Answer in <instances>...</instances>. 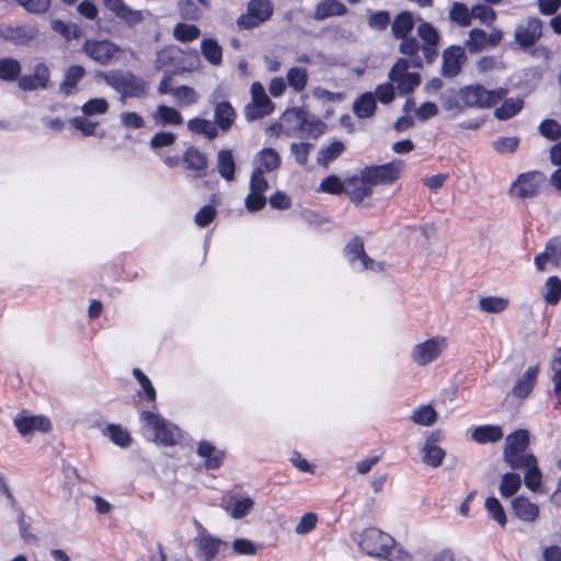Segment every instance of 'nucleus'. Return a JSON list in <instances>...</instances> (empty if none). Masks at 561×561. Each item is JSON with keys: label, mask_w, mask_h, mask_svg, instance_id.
<instances>
[{"label": "nucleus", "mask_w": 561, "mask_h": 561, "mask_svg": "<svg viewBox=\"0 0 561 561\" xmlns=\"http://www.w3.org/2000/svg\"><path fill=\"white\" fill-rule=\"evenodd\" d=\"M95 77L103 79L123 99H144L148 95L149 83L129 70L98 71Z\"/></svg>", "instance_id": "nucleus-1"}, {"label": "nucleus", "mask_w": 561, "mask_h": 561, "mask_svg": "<svg viewBox=\"0 0 561 561\" xmlns=\"http://www.w3.org/2000/svg\"><path fill=\"white\" fill-rule=\"evenodd\" d=\"M355 541L363 552L377 558H388L396 549L394 539L375 527L364 529Z\"/></svg>", "instance_id": "nucleus-2"}, {"label": "nucleus", "mask_w": 561, "mask_h": 561, "mask_svg": "<svg viewBox=\"0 0 561 561\" xmlns=\"http://www.w3.org/2000/svg\"><path fill=\"white\" fill-rule=\"evenodd\" d=\"M404 165V162L398 159L383 164L367 165L360 170V180L371 186L391 185L401 178Z\"/></svg>", "instance_id": "nucleus-3"}, {"label": "nucleus", "mask_w": 561, "mask_h": 561, "mask_svg": "<svg viewBox=\"0 0 561 561\" xmlns=\"http://www.w3.org/2000/svg\"><path fill=\"white\" fill-rule=\"evenodd\" d=\"M273 13L274 5L271 0H250L247 12L237 19V26L241 31L253 30L268 21Z\"/></svg>", "instance_id": "nucleus-4"}, {"label": "nucleus", "mask_w": 561, "mask_h": 561, "mask_svg": "<svg viewBox=\"0 0 561 561\" xmlns=\"http://www.w3.org/2000/svg\"><path fill=\"white\" fill-rule=\"evenodd\" d=\"M545 182L546 175L541 171L520 173L511 184L508 195L518 199L534 198L539 195Z\"/></svg>", "instance_id": "nucleus-5"}, {"label": "nucleus", "mask_w": 561, "mask_h": 561, "mask_svg": "<svg viewBox=\"0 0 561 561\" xmlns=\"http://www.w3.org/2000/svg\"><path fill=\"white\" fill-rule=\"evenodd\" d=\"M83 53L101 66H108L122 48L108 39H87L82 46Z\"/></svg>", "instance_id": "nucleus-6"}, {"label": "nucleus", "mask_w": 561, "mask_h": 561, "mask_svg": "<svg viewBox=\"0 0 561 561\" xmlns=\"http://www.w3.org/2000/svg\"><path fill=\"white\" fill-rule=\"evenodd\" d=\"M140 421L154 432V442L171 447L176 444V438L171 424L161 415L151 412L142 411L140 413Z\"/></svg>", "instance_id": "nucleus-7"}, {"label": "nucleus", "mask_w": 561, "mask_h": 561, "mask_svg": "<svg viewBox=\"0 0 561 561\" xmlns=\"http://www.w3.org/2000/svg\"><path fill=\"white\" fill-rule=\"evenodd\" d=\"M542 35V22L539 18L529 16L519 23L514 33V38L519 49H530Z\"/></svg>", "instance_id": "nucleus-8"}, {"label": "nucleus", "mask_w": 561, "mask_h": 561, "mask_svg": "<svg viewBox=\"0 0 561 561\" xmlns=\"http://www.w3.org/2000/svg\"><path fill=\"white\" fill-rule=\"evenodd\" d=\"M253 100L245 106L244 115L248 122L257 121L270 115L274 108V103L270 100L259 82H254L251 87Z\"/></svg>", "instance_id": "nucleus-9"}, {"label": "nucleus", "mask_w": 561, "mask_h": 561, "mask_svg": "<svg viewBox=\"0 0 561 561\" xmlns=\"http://www.w3.org/2000/svg\"><path fill=\"white\" fill-rule=\"evenodd\" d=\"M343 253L353 270L362 272L375 268V261L365 252L360 237L352 238L344 247Z\"/></svg>", "instance_id": "nucleus-10"}, {"label": "nucleus", "mask_w": 561, "mask_h": 561, "mask_svg": "<svg viewBox=\"0 0 561 561\" xmlns=\"http://www.w3.org/2000/svg\"><path fill=\"white\" fill-rule=\"evenodd\" d=\"M417 35L422 39V53L427 65H432L438 56L440 35L430 22L423 21L417 26Z\"/></svg>", "instance_id": "nucleus-11"}, {"label": "nucleus", "mask_w": 561, "mask_h": 561, "mask_svg": "<svg viewBox=\"0 0 561 561\" xmlns=\"http://www.w3.org/2000/svg\"><path fill=\"white\" fill-rule=\"evenodd\" d=\"M440 73L445 78L457 77L467 61V55L463 47L459 45H450L443 50Z\"/></svg>", "instance_id": "nucleus-12"}, {"label": "nucleus", "mask_w": 561, "mask_h": 561, "mask_svg": "<svg viewBox=\"0 0 561 561\" xmlns=\"http://www.w3.org/2000/svg\"><path fill=\"white\" fill-rule=\"evenodd\" d=\"M218 94L214 91L210 94L209 102L215 104L214 124L218 130L228 131L236 122L237 113L229 101H218Z\"/></svg>", "instance_id": "nucleus-13"}, {"label": "nucleus", "mask_w": 561, "mask_h": 561, "mask_svg": "<svg viewBox=\"0 0 561 561\" xmlns=\"http://www.w3.org/2000/svg\"><path fill=\"white\" fill-rule=\"evenodd\" d=\"M168 67H172L173 75L183 73L187 69L183 66L182 50L175 46L164 47L157 53L154 60L156 70L160 71Z\"/></svg>", "instance_id": "nucleus-14"}, {"label": "nucleus", "mask_w": 561, "mask_h": 561, "mask_svg": "<svg viewBox=\"0 0 561 561\" xmlns=\"http://www.w3.org/2000/svg\"><path fill=\"white\" fill-rule=\"evenodd\" d=\"M488 89L479 83L460 88V101L465 108H490Z\"/></svg>", "instance_id": "nucleus-15"}, {"label": "nucleus", "mask_w": 561, "mask_h": 561, "mask_svg": "<svg viewBox=\"0 0 561 561\" xmlns=\"http://www.w3.org/2000/svg\"><path fill=\"white\" fill-rule=\"evenodd\" d=\"M104 7L115 16L134 27L144 21V13L140 10L130 8L124 0H102Z\"/></svg>", "instance_id": "nucleus-16"}, {"label": "nucleus", "mask_w": 561, "mask_h": 561, "mask_svg": "<svg viewBox=\"0 0 561 561\" xmlns=\"http://www.w3.org/2000/svg\"><path fill=\"white\" fill-rule=\"evenodd\" d=\"M195 542L197 547L195 558L198 561H213L218 554L220 548L222 546H228L226 541L210 534H203L196 537Z\"/></svg>", "instance_id": "nucleus-17"}, {"label": "nucleus", "mask_w": 561, "mask_h": 561, "mask_svg": "<svg viewBox=\"0 0 561 561\" xmlns=\"http://www.w3.org/2000/svg\"><path fill=\"white\" fill-rule=\"evenodd\" d=\"M182 162L186 170L194 172L193 178L201 179L206 176L208 168V158L198 148L191 146L184 150Z\"/></svg>", "instance_id": "nucleus-18"}, {"label": "nucleus", "mask_w": 561, "mask_h": 561, "mask_svg": "<svg viewBox=\"0 0 561 561\" xmlns=\"http://www.w3.org/2000/svg\"><path fill=\"white\" fill-rule=\"evenodd\" d=\"M196 454L205 460L204 467L206 470L219 469L226 457L224 450L218 449L211 442L206 439L198 442Z\"/></svg>", "instance_id": "nucleus-19"}, {"label": "nucleus", "mask_w": 561, "mask_h": 561, "mask_svg": "<svg viewBox=\"0 0 561 561\" xmlns=\"http://www.w3.org/2000/svg\"><path fill=\"white\" fill-rule=\"evenodd\" d=\"M440 353L439 342L436 337H433L416 344L412 352V358L416 364L424 366L435 360Z\"/></svg>", "instance_id": "nucleus-20"}, {"label": "nucleus", "mask_w": 561, "mask_h": 561, "mask_svg": "<svg viewBox=\"0 0 561 561\" xmlns=\"http://www.w3.org/2000/svg\"><path fill=\"white\" fill-rule=\"evenodd\" d=\"M539 374L538 366H531L516 380L512 394L517 399H526L533 391Z\"/></svg>", "instance_id": "nucleus-21"}, {"label": "nucleus", "mask_w": 561, "mask_h": 561, "mask_svg": "<svg viewBox=\"0 0 561 561\" xmlns=\"http://www.w3.org/2000/svg\"><path fill=\"white\" fill-rule=\"evenodd\" d=\"M401 43L399 44V53L408 56L411 65L415 69H423L424 64H426L424 56H420L419 51L422 50V46L419 39L414 36H407L400 38Z\"/></svg>", "instance_id": "nucleus-22"}, {"label": "nucleus", "mask_w": 561, "mask_h": 561, "mask_svg": "<svg viewBox=\"0 0 561 561\" xmlns=\"http://www.w3.org/2000/svg\"><path fill=\"white\" fill-rule=\"evenodd\" d=\"M512 510L518 519L526 523H533L539 516V506L523 495L513 499Z\"/></svg>", "instance_id": "nucleus-23"}, {"label": "nucleus", "mask_w": 561, "mask_h": 561, "mask_svg": "<svg viewBox=\"0 0 561 561\" xmlns=\"http://www.w3.org/2000/svg\"><path fill=\"white\" fill-rule=\"evenodd\" d=\"M237 164L231 149H221L217 153V171L227 182L236 179Z\"/></svg>", "instance_id": "nucleus-24"}, {"label": "nucleus", "mask_w": 561, "mask_h": 561, "mask_svg": "<svg viewBox=\"0 0 561 561\" xmlns=\"http://www.w3.org/2000/svg\"><path fill=\"white\" fill-rule=\"evenodd\" d=\"M346 184L351 187L345 193L348 195L352 203L359 205L366 197L373 194V186L368 183L362 182L360 178L351 176L347 178Z\"/></svg>", "instance_id": "nucleus-25"}, {"label": "nucleus", "mask_w": 561, "mask_h": 561, "mask_svg": "<svg viewBox=\"0 0 561 561\" xmlns=\"http://www.w3.org/2000/svg\"><path fill=\"white\" fill-rule=\"evenodd\" d=\"M376 110L377 102L373 92L362 93L353 103V112L359 119L373 117Z\"/></svg>", "instance_id": "nucleus-26"}, {"label": "nucleus", "mask_w": 561, "mask_h": 561, "mask_svg": "<svg viewBox=\"0 0 561 561\" xmlns=\"http://www.w3.org/2000/svg\"><path fill=\"white\" fill-rule=\"evenodd\" d=\"M347 12L344 3L337 0H323L314 10L313 18L317 21H323L330 16H341Z\"/></svg>", "instance_id": "nucleus-27"}, {"label": "nucleus", "mask_w": 561, "mask_h": 561, "mask_svg": "<svg viewBox=\"0 0 561 561\" xmlns=\"http://www.w3.org/2000/svg\"><path fill=\"white\" fill-rule=\"evenodd\" d=\"M413 28L414 18L410 11H401L394 16L391 23V32L397 39L410 36Z\"/></svg>", "instance_id": "nucleus-28"}, {"label": "nucleus", "mask_w": 561, "mask_h": 561, "mask_svg": "<svg viewBox=\"0 0 561 561\" xmlns=\"http://www.w3.org/2000/svg\"><path fill=\"white\" fill-rule=\"evenodd\" d=\"M85 76L84 67L80 65L70 66L66 72L62 82L60 83L59 90L66 96L73 94L78 83Z\"/></svg>", "instance_id": "nucleus-29"}, {"label": "nucleus", "mask_w": 561, "mask_h": 561, "mask_svg": "<svg viewBox=\"0 0 561 561\" xmlns=\"http://www.w3.org/2000/svg\"><path fill=\"white\" fill-rule=\"evenodd\" d=\"M255 161H259V167L254 169H261L263 173L274 172L279 169L282 159L278 152L273 148H263L256 154Z\"/></svg>", "instance_id": "nucleus-30"}, {"label": "nucleus", "mask_w": 561, "mask_h": 561, "mask_svg": "<svg viewBox=\"0 0 561 561\" xmlns=\"http://www.w3.org/2000/svg\"><path fill=\"white\" fill-rule=\"evenodd\" d=\"M153 119L162 126H179L183 123V116L179 110L165 104H160L153 114Z\"/></svg>", "instance_id": "nucleus-31"}, {"label": "nucleus", "mask_w": 561, "mask_h": 561, "mask_svg": "<svg viewBox=\"0 0 561 561\" xmlns=\"http://www.w3.org/2000/svg\"><path fill=\"white\" fill-rule=\"evenodd\" d=\"M542 76L543 71L539 66L524 68L518 73L517 87L523 90L534 91Z\"/></svg>", "instance_id": "nucleus-32"}, {"label": "nucleus", "mask_w": 561, "mask_h": 561, "mask_svg": "<svg viewBox=\"0 0 561 561\" xmlns=\"http://www.w3.org/2000/svg\"><path fill=\"white\" fill-rule=\"evenodd\" d=\"M503 460L512 470H525L537 461V458L527 451H507L503 453Z\"/></svg>", "instance_id": "nucleus-33"}, {"label": "nucleus", "mask_w": 561, "mask_h": 561, "mask_svg": "<svg viewBox=\"0 0 561 561\" xmlns=\"http://www.w3.org/2000/svg\"><path fill=\"white\" fill-rule=\"evenodd\" d=\"M187 129L198 136H204L208 140H214L218 137V129L213 122L202 117H194L188 119Z\"/></svg>", "instance_id": "nucleus-34"}, {"label": "nucleus", "mask_w": 561, "mask_h": 561, "mask_svg": "<svg viewBox=\"0 0 561 561\" xmlns=\"http://www.w3.org/2000/svg\"><path fill=\"white\" fill-rule=\"evenodd\" d=\"M529 443V432L525 428L516 430L506 436L503 453L526 451Z\"/></svg>", "instance_id": "nucleus-35"}, {"label": "nucleus", "mask_w": 561, "mask_h": 561, "mask_svg": "<svg viewBox=\"0 0 561 561\" xmlns=\"http://www.w3.org/2000/svg\"><path fill=\"white\" fill-rule=\"evenodd\" d=\"M442 106L445 111L451 112V117H456L465 110L463 103L460 101V88H449L440 95Z\"/></svg>", "instance_id": "nucleus-36"}, {"label": "nucleus", "mask_w": 561, "mask_h": 561, "mask_svg": "<svg viewBox=\"0 0 561 561\" xmlns=\"http://www.w3.org/2000/svg\"><path fill=\"white\" fill-rule=\"evenodd\" d=\"M103 434L121 448H128L133 443L130 433L121 424H107Z\"/></svg>", "instance_id": "nucleus-37"}, {"label": "nucleus", "mask_w": 561, "mask_h": 561, "mask_svg": "<svg viewBox=\"0 0 561 561\" xmlns=\"http://www.w3.org/2000/svg\"><path fill=\"white\" fill-rule=\"evenodd\" d=\"M503 437L500 425H480L473 428L472 439L479 444L495 443Z\"/></svg>", "instance_id": "nucleus-38"}, {"label": "nucleus", "mask_w": 561, "mask_h": 561, "mask_svg": "<svg viewBox=\"0 0 561 561\" xmlns=\"http://www.w3.org/2000/svg\"><path fill=\"white\" fill-rule=\"evenodd\" d=\"M306 124H301V121L297 125L298 130L301 133L307 134L309 137L317 139L321 135H323L327 130V124L321 121L319 117L312 115L309 113V111L306 108V116H305Z\"/></svg>", "instance_id": "nucleus-39"}, {"label": "nucleus", "mask_w": 561, "mask_h": 561, "mask_svg": "<svg viewBox=\"0 0 561 561\" xmlns=\"http://www.w3.org/2000/svg\"><path fill=\"white\" fill-rule=\"evenodd\" d=\"M524 106V100L520 98H510L505 99L501 106L496 107L494 111V116L499 121H507L514 116H516Z\"/></svg>", "instance_id": "nucleus-40"}, {"label": "nucleus", "mask_w": 561, "mask_h": 561, "mask_svg": "<svg viewBox=\"0 0 561 561\" xmlns=\"http://www.w3.org/2000/svg\"><path fill=\"white\" fill-rule=\"evenodd\" d=\"M201 51L204 58L214 66L222 61V48L214 38H204L201 43Z\"/></svg>", "instance_id": "nucleus-41"}, {"label": "nucleus", "mask_w": 561, "mask_h": 561, "mask_svg": "<svg viewBox=\"0 0 561 561\" xmlns=\"http://www.w3.org/2000/svg\"><path fill=\"white\" fill-rule=\"evenodd\" d=\"M344 150V144L341 140H334L328 147L320 149L317 161L319 164L327 167L330 162L337 159Z\"/></svg>", "instance_id": "nucleus-42"}, {"label": "nucleus", "mask_w": 561, "mask_h": 561, "mask_svg": "<svg viewBox=\"0 0 561 561\" xmlns=\"http://www.w3.org/2000/svg\"><path fill=\"white\" fill-rule=\"evenodd\" d=\"M522 479L516 472H506L503 474L500 483V493L503 497L513 496L520 488Z\"/></svg>", "instance_id": "nucleus-43"}, {"label": "nucleus", "mask_w": 561, "mask_h": 561, "mask_svg": "<svg viewBox=\"0 0 561 561\" xmlns=\"http://www.w3.org/2000/svg\"><path fill=\"white\" fill-rule=\"evenodd\" d=\"M484 507L490 518L495 520L500 526L505 527L507 524L506 513L499 499L495 496L486 497Z\"/></svg>", "instance_id": "nucleus-44"}, {"label": "nucleus", "mask_w": 561, "mask_h": 561, "mask_svg": "<svg viewBox=\"0 0 561 561\" xmlns=\"http://www.w3.org/2000/svg\"><path fill=\"white\" fill-rule=\"evenodd\" d=\"M543 299L550 306H556L561 300V279L558 276H550L546 280Z\"/></svg>", "instance_id": "nucleus-45"}, {"label": "nucleus", "mask_w": 561, "mask_h": 561, "mask_svg": "<svg viewBox=\"0 0 561 561\" xmlns=\"http://www.w3.org/2000/svg\"><path fill=\"white\" fill-rule=\"evenodd\" d=\"M437 420V413L431 404L422 405L413 411L411 421L422 426H431Z\"/></svg>", "instance_id": "nucleus-46"}, {"label": "nucleus", "mask_w": 561, "mask_h": 561, "mask_svg": "<svg viewBox=\"0 0 561 561\" xmlns=\"http://www.w3.org/2000/svg\"><path fill=\"white\" fill-rule=\"evenodd\" d=\"M367 25L369 28L382 32L386 31L391 23L390 12L387 10L370 11L368 10Z\"/></svg>", "instance_id": "nucleus-47"}, {"label": "nucleus", "mask_w": 561, "mask_h": 561, "mask_svg": "<svg viewBox=\"0 0 561 561\" xmlns=\"http://www.w3.org/2000/svg\"><path fill=\"white\" fill-rule=\"evenodd\" d=\"M319 191L332 195H341L346 191V182H343L336 174H330L321 181Z\"/></svg>", "instance_id": "nucleus-48"}, {"label": "nucleus", "mask_w": 561, "mask_h": 561, "mask_svg": "<svg viewBox=\"0 0 561 561\" xmlns=\"http://www.w3.org/2000/svg\"><path fill=\"white\" fill-rule=\"evenodd\" d=\"M180 106H191L198 101L197 92L190 85H179L174 88L173 94Z\"/></svg>", "instance_id": "nucleus-49"}, {"label": "nucleus", "mask_w": 561, "mask_h": 561, "mask_svg": "<svg viewBox=\"0 0 561 561\" xmlns=\"http://www.w3.org/2000/svg\"><path fill=\"white\" fill-rule=\"evenodd\" d=\"M449 18L462 27H468L472 22V10L469 11L467 5L461 2H455L450 12Z\"/></svg>", "instance_id": "nucleus-50"}, {"label": "nucleus", "mask_w": 561, "mask_h": 561, "mask_svg": "<svg viewBox=\"0 0 561 561\" xmlns=\"http://www.w3.org/2000/svg\"><path fill=\"white\" fill-rule=\"evenodd\" d=\"M201 35L199 28L194 24L178 23L173 30L175 39L182 43L192 42Z\"/></svg>", "instance_id": "nucleus-51"}, {"label": "nucleus", "mask_w": 561, "mask_h": 561, "mask_svg": "<svg viewBox=\"0 0 561 561\" xmlns=\"http://www.w3.org/2000/svg\"><path fill=\"white\" fill-rule=\"evenodd\" d=\"M479 307L488 313H500L508 307V300L502 297L488 296L479 300Z\"/></svg>", "instance_id": "nucleus-52"}, {"label": "nucleus", "mask_w": 561, "mask_h": 561, "mask_svg": "<svg viewBox=\"0 0 561 561\" xmlns=\"http://www.w3.org/2000/svg\"><path fill=\"white\" fill-rule=\"evenodd\" d=\"M542 137L550 141H558L561 139V124L553 118H545L538 127Z\"/></svg>", "instance_id": "nucleus-53"}, {"label": "nucleus", "mask_w": 561, "mask_h": 561, "mask_svg": "<svg viewBox=\"0 0 561 561\" xmlns=\"http://www.w3.org/2000/svg\"><path fill=\"white\" fill-rule=\"evenodd\" d=\"M308 81V73L305 68L293 67L287 72V82L295 91H302Z\"/></svg>", "instance_id": "nucleus-54"}, {"label": "nucleus", "mask_w": 561, "mask_h": 561, "mask_svg": "<svg viewBox=\"0 0 561 561\" xmlns=\"http://www.w3.org/2000/svg\"><path fill=\"white\" fill-rule=\"evenodd\" d=\"M253 506H254V501L249 496H244V497L236 499L232 502L231 507L228 508V511L232 518L241 519L249 514V512L253 508Z\"/></svg>", "instance_id": "nucleus-55"}, {"label": "nucleus", "mask_w": 561, "mask_h": 561, "mask_svg": "<svg viewBox=\"0 0 561 561\" xmlns=\"http://www.w3.org/2000/svg\"><path fill=\"white\" fill-rule=\"evenodd\" d=\"M423 457L422 460L427 466L433 468H437L442 465V461L446 455L445 450L439 446H423Z\"/></svg>", "instance_id": "nucleus-56"}, {"label": "nucleus", "mask_w": 561, "mask_h": 561, "mask_svg": "<svg viewBox=\"0 0 561 561\" xmlns=\"http://www.w3.org/2000/svg\"><path fill=\"white\" fill-rule=\"evenodd\" d=\"M21 72V66L13 58L0 59V79L5 81L15 80Z\"/></svg>", "instance_id": "nucleus-57"}, {"label": "nucleus", "mask_w": 561, "mask_h": 561, "mask_svg": "<svg viewBox=\"0 0 561 561\" xmlns=\"http://www.w3.org/2000/svg\"><path fill=\"white\" fill-rule=\"evenodd\" d=\"M394 83L400 94H410L421 84V75L419 72H409Z\"/></svg>", "instance_id": "nucleus-58"}, {"label": "nucleus", "mask_w": 561, "mask_h": 561, "mask_svg": "<svg viewBox=\"0 0 561 561\" xmlns=\"http://www.w3.org/2000/svg\"><path fill=\"white\" fill-rule=\"evenodd\" d=\"M133 375L140 385L145 399L147 401L154 402L157 398V392L149 377L145 375L142 370L139 368H134Z\"/></svg>", "instance_id": "nucleus-59"}, {"label": "nucleus", "mask_w": 561, "mask_h": 561, "mask_svg": "<svg viewBox=\"0 0 561 561\" xmlns=\"http://www.w3.org/2000/svg\"><path fill=\"white\" fill-rule=\"evenodd\" d=\"M486 44V33L481 28H472L469 32V38L466 41V46L471 54L480 53Z\"/></svg>", "instance_id": "nucleus-60"}, {"label": "nucleus", "mask_w": 561, "mask_h": 561, "mask_svg": "<svg viewBox=\"0 0 561 561\" xmlns=\"http://www.w3.org/2000/svg\"><path fill=\"white\" fill-rule=\"evenodd\" d=\"M110 104L104 98H94L88 100L81 107L85 116L101 115L108 111Z\"/></svg>", "instance_id": "nucleus-61"}, {"label": "nucleus", "mask_w": 561, "mask_h": 561, "mask_svg": "<svg viewBox=\"0 0 561 561\" xmlns=\"http://www.w3.org/2000/svg\"><path fill=\"white\" fill-rule=\"evenodd\" d=\"M524 483L530 491H538L541 485L542 474L538 467V462L535 461L531 466L524 470Z\"/></svg>", "instance_id": "nucleus-62"}, {"label": "nucleus", "mask_w": 561, "mask_h": 561, "mask_svg": "<svg viewBox=\"0 0 561 561\" xmlns=\"http://www.w3.org/2000/svg\"><path fill=\"white\" fill-rule=\"evenodd\" d=\"M176 135L172 131H158L150 139V148L153 150L171 147L175 144Z\"/></svg>", "instance_id": "nucleus-63"}, {"label": "nucleus", "mask_w": 561, "mask_h": 561, "mask_svg": "<svg viewBox=\"0 0 561 561\" xmlns=\"http://www.w3.org/2000/svg\"><path fill=\"white\" fill-rule=\"evenodd\" d=\"M14 426L22 436L31 434L35 428V416L27 415L25 411L14 417Z\"/></svg>", "instance_id": "nucleus-64"}]
</instances>
